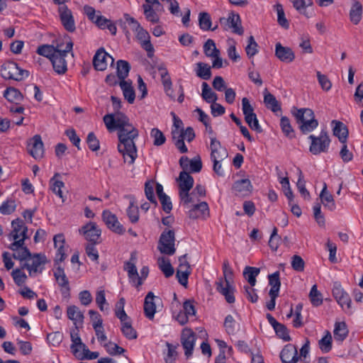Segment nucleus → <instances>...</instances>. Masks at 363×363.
Segmentation results:
<instances>
[{
    "instance_id": "nucleus-29",
    "label": "nucleus",
    "mask_w": 363,
    "mask_h": 363,
    "mask_svg": "<svg viewBox=\"0 0 363 363\" xmlns=\"http://www.w3.org/2000/svg\"><path fill=\"white\" fill-rule=\"evenodd\" d=\"M154 298L155 295L152 291L148 292L145 298L144 313L145 316L150 320H152L154 318L156 312V306L154 302Z\"/></svg>"
},
{
    "instance_id": "nucleus-63",
    "label": "nucleus",
    "mask_w": 363,
    "mask_h": 363,
    "mask_svg": "<svg viewBox=\"0 0 363 363\" xmlns=\"http://www.w3.org/2000/svg\"><path fill=\"white\" fill-rule=\"evenodd\" d=\"M291 265L292 269L298 272H303L305 269V262L298 255H294L291 257Z\"/></svg>"
},
{
    "instance_id": "nucleus-48",
    "label": "nucleus",
    "mask_w": 363,
    "mask_h": 363,
    "mask_svg": "<svg viewBox=\"0 0 363 363\" xmlns=\"http://www.w3.org/2000/svg\"><path fill=\"white\" fill-rule=\"evenodd\" d=\"M4 96L11 102L18 103L23 99V95L21 91L14 88L9 87L4 92Z\"/></svg>"
},
{
    "instance_id": "nucleus-31",
    "label": "nucleus",
    "mask_w": 363,
    "mask_h": 363,
    "mask_svg": "<svg viewBox=\"0 0 363 363\" xmlns=\"http://www.w3.org/2000/svg\"><path fill=\"white\" fill-rule=\"evenodd\" d=\"M220 22L221 23L223 22H227L229 24V26L233 28V33L240 35L243 34L244 30L241 26V20L238 14L235 15L232 13L228 18H220Z\"/></svg>"
},
{
    "instance_id": "nucleus-12",
    "label": "nucleus",
    "mask_w": 363,
    "mask_h": 363,
    "mask_svg": "<svg viewBox=\"0 0 363 363\" xmlns=\"http://www.w3.org/2000/svg\"><path fill=\"white\" fill-rule=\"evenodd\" d=\"M27 151L35 160L44 157L45 149L41 138H30L27 141Z\"/></svg>"
},
{
    "instance_id": "nucleus-60",
    "label": "nucleus",
    "mask_w": 363,
    "mask_h": 363,
    "mask_svg": "<svg viewBox=\"0 0 363 363\" xmlns=\"http://www.w3.org/2000/svg\"><path fill=\"white\" fill-rule=\"evenodd\" d=\"M127 215L131 223H137L139 220V210L137 206L135 205L134 201L130 202V205L127 209Z\"/></svg>"
},
{
    "instance_id": "nucleus-58",
    "label": "nucleus",
    "mask_w": 363,
    "mask_h": 363,
    "mask_svg": "<svg viewBox=\"0 0 363 363\" xmlns=\"http://www.w3.org/2000/svg\"><path fill=\"white\" fill-rule=\"evenodd\" d=\"M309 298L312 305L314 306H319L323 303L322 294L318 291L315 284L311 289Z\"/></svg>"
},
{
    "instance_id": "nucleus-24",
    "label": "nucleus",
    "mask_w": 363,
    "mask_h": 363,
    "mask_svg": "<svg viewBox=\"0 0 363 363\" xmlns=\"http://www.w3.org/2000/svg\"><path fill=\"white\" fill-rule=\"evenodd\" d=\"M211 158L212 160H224L228 157L227 150L220 145V143L213 138L211 143Z\"/></svg>"
},
{
    "instance_id": "nucleus-17",
    "label": "nucleus",
    "mask_w": 363,
    "mask_h": 363,
    "mask_svg": "<svg viewBox=\"0 0 363 363\" xmlns=\"http://www.w3.org/2000/svg\"><path fill=\"white\" fill-rule=\"evenodd\" d=\"M102 218L106 226L113 232L118 234H123L125 229L118 220V218L108 210H104L102 213Z\"/></svg>"
},
{
    "instance_id": "nucleus-40",
    "label": "nucleus",
    "mask_w": 363,
    "mask_h": 363,
    "mask_svg": "<svg viewBox=\"0 0 363 363\" xmlns=\"http://www.w3.org/2000/svg\"><path fill=\"white\" fill-rule=\"evenodd\" d=\"M72 345L71 350L74 356H76L83 348H86V345L82 342L78 332L71 333Z\"/></svg>"
},
{
    "instance_id": "nucleus-33",
    "label": "nucleus",
    "mask_w": 363,
    "mask_h": 363,
    "mask_svg": "<svg viewBox=\"0 0 363 363\" xmlns=\"http://www.w3.org/2000/svg\"><path fill=\"white\" fill-rule=\"evenodd\" d=\"M362 6L359 1L354 0L352 6L350 11V19L355 25L362 19Z\"/></svg>"
},
{
    "instance_id": "nucleus-16",
    "label": "nucleus",
    "mask_w": 363,
    "mask_h": 363,
    "mask_svg": "<svg viewBox=\"0 0 363 363\" xmlns=\"http://www.w3.org/2000/svg\"><path fill=\"white\" fill-rule=\"evenodd\" d=\"M107 59L111 60V65L114 62L113 57L108 54L104 48H100L95 53L93 58V65L96 70L104 71L107 67Z\"/></svg>"
},
{
    "instance_id": "nucleus-46",
    "label": "nucleus",
    "mask_w": 363,
    "mask_h": 363,
    "mask_svg": "<svg viewBox=\"0 0 363 363\" xmlns=\"http://www.w3.org/2000/svg\"><path fill=\"white\" fill-rule=\"evenodd\" d=\"M259 269L253 267H246L243 271V276L251 286L256 284V277L259 274Z\"/></svg>"
},
{
    "instance_id": "nucleus-25",
    "label": "nucleus",
    "mask_w": 363,
    "mask_h": 363,
    "mask_svg": "<svg viewBox=\"0 0 363 363\" xmlns=\"http://www.w3.org/2000/svg\"><path fill=\"white\" fill-rule=\"evenodd\" d=\"M280 358L283 363H296L298 360L296 347L291 345H286L280 353Z\"/></svg>"
},
{
    "instance_id": "nucleus-47",
    "label": "nucleus",
    "mask_w": 363,
    "mask_h": 363,
    "mask_svg": "<svg viewBox=\"0 0 363 363\" xmlns=\"http://www.w3.org/2000/svg\"><path fill=\"white\" fill-rule=\"evenodd\" d=\"M333 136H348L349 130L347 125L341 121L333 120L331 121Z\"/></svg>"
},
{
    "instance_id": "nucleus-30",
    "label": "nucleus",
    "mask_w": 363,
    "mask_h": 363,
    "mask_svg": "<svg viewBox=\"0 0 363 363\" xmlns=\"http://www.w3.org/2000/svg\"><path fill=\"white\" fill-rule=\"evenodd\" d=\"M320 202L329 211H333L336 208V205L333 195L327 190V184L324 183L320 194Z\"/></svg>"
},
{
    "instance_id": "nucleus-54",
    "label": "nucleus",
    "mask_w": 363,
    "mask_h": 363,
    "mask_svg": "<svg viewBox=\"0 0 363 363\" xmlns=\"http://www.w3.org/2000/svg\"><path fill=\"white\" fill-rule=\"evenodd\" d=\"M340 142L342 144L341 150L340 151V156L345 162L351 161L353 158V154L351 151L347 149L346 145L347 138H338Z\"/></svg>"
},
{
    "instance_id": "nucleus-55",
    "label": "nucleus",
    "mask_w": 363,
    "mask_h": 363,
    "mask_svg": "<svg viewBox=\"0 0 363 363\" xmlns=\"http://www.w3.org/2000/svg\"><path fill=\"white\" fill-rule=\"evenodd\" d=\"M167 347V352L164 356V361L166 363H175L177 357V348L178 345H174L168 342H166Z\"/></svg>"
},
{
    "instance_id": "nucleus-20",
    "label": "nucleus",
    "mask_w": 363,
    "mask_h": 363,
    "mask_svg": "<svg viewBox=\"0 0 363 363\" xmlns=\"http://www.w3.org/2000/svg\"><path fill=\"white\" fill-rule=\"evenodd\" d=\"M311 142L309 150L313 155L326 152L329 147L330 138H311Z\"/></svg>"
},
{
    "instance_id": "nucleus-64",
    "label": "nucleus",
    "mask_w": 363,
    "mask_h": 363,
    "mask_svg": "<svg viewBox=\"0 0 363 363\" xmlns=\"http://www.w3.org/2000/svg\"><path fill=\"white\" fill-rule=\"evenodd\" d=\"M257 47L258 45L255 42L254 37L250 35L248 38V43L245 48L246 54L250 58L252 57L258 52Z\"/></svg>"
},
{
    "instance_id": "nucleus-3",
    "label": "nucleus",
    "mask_w": 363,
    "mask_h": 363,
    "mask_svg": "<svg viewBox=\"0 0 363 363\" xmlns=\"http://www.w3.org/2000/svg\"><path fill=\"white\" fill-rule=\"evenodd\" d=\"M223 272L224 279H220L216 282V290L225 296V299L228 303H233L235 301L234 296L235 288L230 284L233 279V272L228 260H225L223 262Z\"/></svg>"
},
{
    "instance_id": "nucleus-50",
    "label": "nucleus",
    "mask_w": 363,
    "mask_h": 363,
    "mask_svg": "<svg viewBox=\"0 0 363 363\" xmlns=\"http://www.w3.org/2000/svg\"><path fill=\"white\" fill-rule=\"evenodd\" d=\"M294 7L301 14L307 18L311 16L306 11V8L313 4L312 0H291Z\"/></svg>"
},
{
    "instance_id": "nucleus-42",
    "label": "nucleus",
    "mask_w": 363,
    "mask_h": 363,
    "mask_svg": "<svg viewBox=\"0 0 363 363\" xmlns=\"http://www.w3.org/2000/svg\"><path fill=\"white\" fill-rule=\"evenodd\" d=\"M195 69L196 76L202 79L208 80L211 77V67L204 62H198L196 64Z\"/></svg>"
},
{
    "instance_id": "nucleus-36",
    "label": "nucleus",
    "mask_w": 363,
    "mask_h": 363,
    "mask_svg": "<svg viewBox=\"0 0 363 363\" xmlns=\"http://www.w3.org/2000/svg\"><path fill=\"white\" fill-rule=\"evenodd\" d=\"M67 314L69 319L72 320L74 324L83 323L84 314L79 307L73 305L67 307Z\"/></svg>"
},
{
    "instance_id": "nucleus-5",
    "label": "nucleus",
    "mask_w": 363,
    "mask_h": 363,
    "mask_svg": "<svg viewBox=\"0 0 363 363\" xmlns=\"http://www.w3.org/2000/svg\"><path fill=\"white\" fill-rule=\"evenodd\" d=\"M0 72L3 78L15 81H21L29 76L28 71L21 69L16 63L11 61L4 63L1 66Z\"/></svg>"
},
{
    "instance_id": "nucleus-7",
    "label": "nucleus",
    "mask_w": 363,
    "mask_h": 363,
    "mask_svg": "<svg viewBox=\"0 0 363 363\" xmlns=\"http://www.w3.org/2000/svg\"><path fill=\"white\" fill-rule=\"evenodd\" d=\"M134 138H119L118 151L123 155L125 162L133 164L137 157Z\"/></svg>"
},
{
    "instance_id": "nucleus-11",
    "label": "nucleus",
    "mask_w": 363,
    "mask_h": 363,
    "mask_svg": "<svg viewBox=\"0 0 363 363\" xmlns=\"http://www.w3.org/2000/svg\"><path fill=\"white\" fill-rule=\"evenodd\" d=\"M196 334L190 328L183 329L181 334V344L184 350V355L188 359L192 356L196 342Z\"/></svg>"
},
{
    "instance_id": "nucleus-26",
    "label": "nucleus",
    "mask_w": 363,
    "mask_h": 363,
    "mask_svg": "<svg viewBox=\"0 0 363 363\" xmlns=\"http://www.w3.org/2000/svg\"><path fill=\"white\" fill-rule=\"evenodd\" d=\"M54 245L57 248V253L55 259V264L59 266V263L65 260L66 257L65 251L64 249L65 236L63 234H57L53 238Z\"/></svg>"
},
{
    "instance_id": "nucleus-4",
    "label": "nucleus",
    "mask_w": 363,
    "mask_h": 363,
    "mask_svg": "<svg viewBox=\"0 0 363 363\" xmlns=\"http://www.w3.org/2000/svg\"><path fill=\"white\" fill-rule=\"evenodd\" d=\"M177 182L181 201L184 206L189 208L188 205L195 201L189 194V191L194 186V179L189 173L183 171L180 172Z\"/></svg>"
},
{
    "instance_id": "nucleus-41",
    "label": "nucleus",
    "mask_w": 363,
    "mask_h": 363,
    "mask_svg": "<svg viewBox=\"0 0 363 363\" xmlns=\"http://www.w3.org/2000/svg\"><path fill=\"white\" fill-rule=\"evenodd\" d=\"M333 333L335 340L339 342H342L348 335V330L345 323H336Z\"/></svg>"
},
{
    "instance_id": "nucleus-15",
    "label": "nucleus",
    "mask_w": 363,
    "mask_h": 363,
    "mask_svg": "<svg viewBox=\"0 0 363 363\" xmlns=\"http://www.w3.org/2000/svg\"><path fill=\"white\" fill-rule=\"evenodd\" d=\"M136 257L132 253L130 260L125 262L124 269L128 272L130 280L133 283L135 287H139L143 284L142 277L139 274L135 267Z\"/></svg>"
},
{
    "instance_id": "nucleus-27",
    "label": "nucleus",
    "mask_w": 363,
    "mask_h": 363,
    "mask_svg": "<svg viewBox=\"0 0 363 363\" xmlns=\"http://www.w3.org/2000/svg\"><path fill=\"white\" fill-rule=\"evenodd\" d=\"M233 189L236 195L245 196L251 194L252 191V185L248 179H242L237 180L233 186Z\"/></svg>"
},
{
    "instance_id": "nucleus-44",
    "label": "nucleus",
    "mask_w": 363,
    "mask_h": 363,
    "mask_svg": "<svg viewBox=\"0 0 363 363\" xmlns=\"http://www.w3.org/2000/svg\"><path fill=\"white\" fill-rule=\"evenodd\" d=\"M157 69L161 72L162 82L164 86V91L167 95H170L169 94V91H172V83L168 71L164 65H160Z\"/></svg>"
},
{
    "instance_id": "nucleus-22",
    "label": "nucleus",
    "mask_w": 363,
    "mask_h": 363,
    "mask_svg": "<svg viewBox=\"0 0 363 363\" xmlns=\"http://www.w3.org/2000/svg\"><path fill=\"white\" fill-rule=\"evenodd\" d=\"M189 216L192 219H206L209 216V208L208 203L205 201H202L199 203L193 205L192 208L189 211Z\"/></svg>"
},
{
    "instance_id": "nucleus-23",
    "label": "nucleus",
    "mask_w": 363,
    "mask_h": 363,
    "mask_svg": "<svg viewBox=\"0 0 363 363\" xmlns=\"http://www.w3.org/2000/svg\"><path fill=\"white\" fill-rule=\"evenodd\" d=\"M84 11L90 21L94 22L99 28L104 29L109 20L101 15H96L95 9L88 5L84 6Z\"/></svg>"
},
{
    "instance_id": "nucleus-28",
    "label": "nucleus",
    "mask_w": 363,
    "mask_h": 363,
    "mask_svg": "<svg viewBox=\"0 0 363 363\" xmlns=\"http://www.w3.org/2000/svg\"><path fill=\"white\" fill-rule=\"evenodd\" d=\"M67 55L55 54V56L50 61L53 69L58 74H64L67 70V63L65 60Z\"/></svg>"
},
{
    "instance_id": "nucleus-34",
    "label": "nucleus",
    "mask_w": 363,
    "mask_h": 363,
    "mask_svg": "<svg viewBox=\"0 0 363 363\" xmlns=\"http://www.w3.org/2000/svg\"><path fill=\"white\" fill-rule=\"evenodd\" d=\"M54 48L56 51V55L58 53L68 55V53L72 50L73 43L69 38H65L62 41L57 42Z\"/></svg>"
},
{
    "instance_id": "nucleus-9",
    "label": "nucleus",
    "mask_w": 363,
    "mask_h": 363,
    "mask_svg": "<svg viewBox=\"0 0 363 363\" xmlns=\"http://www.w3.org/2000/svg\"><path fill=\"white\" fill-rule=\"evenodd\" d=\"M333 295L345 312L352 313V300L340 284L337 282L334 284Z\"/></svg>"
},
{
    "instance_id": "nucleus-10",
    "label": "nucleus",
    "mask_w": 363,
    "mask_h": 363,
    "mask_svg": "<svg viewBox=\"0 0 363 363\" xmlns=\"http://www.w3.org/2000/svg\"><path fill=\"white\" fill-rule=\"evenodd\" d=\"M54 277L60 287L62 296L64 298H69L70 297V286L69 279L65 272L64 269L60 266H57L54 271Z\"/></svg>"
},
{
    "instance_id": "nucleus-18",
    "label": "nucleus",
    "mask_w": 363,
    "mask_h": 363,
    "mask_svg": "<svg viewBox=\"0 0 363 363\" xmlns=\"http://www.w3.org/2000/svg\"><path fill=\"white\" fill-rule=\"evenodd\" d=\"M13 230L9 235V239L13 242L19 239L25 240L27 237L28 228L25 225L23 221L20 218H16L11 222Z\"/></svg>"
},
{
    "instance_id": "nucleus-49",
    "label": "nucleus",
    "mask_w": 363,
    "mask_h": 363,
    "mask_svg": "<svg viewBox=\"0 0 363 363\" xmlns=\"http://www.w3.org/2000/svg\"><path fill=\"white\" fill-rule=\"evenodd\" d=\"M201 96L203 99L208 103H214L218 100L217 94L212 91L211 88L206 82L202 83Z\"/></svg>"
},
{
    "instance_id": "nucleus-38",
    "label": "nucleus",
    "mask_w": 363,
    "mask_h": 363,
    "mask_svg": "<svg viewBox=\"0 0 363 363\" xmlns=\"http://www.w3.org/2000/svg\"><path fill=\"white\" fill-rule=\"evenodd\" d=\"M268 279L269 284L271 286L269 293L279 294L281 287L279 272L277 271L271 274H269Z\"/></svg>"
},
{
    "instance_id": "nucleus-8",
    "label": "nucleus",
    "mask_w": 363,
    "mask_h": 363,
    "mask_svg": "<svg viewBox=\"0 0 363 363\" xmlns=\"http://www.w3.org/2000/svg\"><path fill=\"white\" fill-rule=\"evenodd\" d=\"M46 257L40 254L31 255L30 258L21 266L22 269H26L30 277L35 276L41 273L44 265L46 263Z\"/></svg>"
},
{
    "instance_id": "nucleus-13",
    "label": "nucleus",
    "mask_w": 363,
    "mask_h": 363,
    "mask_svg": "<svg viewBox=\"0 0 363 363\" xmlns=\"http://www.w3.org/2000/svg\"><path fill=\"white\" fill-rule=\"evenodd\" d=\"M79 233H82L85 239L91 243L96 244L99 242L101 234V229L96 223L89 222L79 230Z\"/></svg>"
},
{
    "instance_id": "nucleus-21",
    "label": "nucleus",
    "mask_w": 363,
    "mask_h": 363,
    "mask_svg": "<svg viewBox=\"0 0 363 363\" xmlns=\"http://www.w3.org/2000/svg\"><path fill=\"white\" fill-rule=\"evenodd\" d=\"M275 56L281 62L289 63L294 60L295 54L291 48L283 46L280 43L275 45Z\"/></svg>"
},
{
    "instance_id": "nucleus-45",
    "label": "nucleus",
    "mask_w": 363,
    "mask_h": 363,
    "mask_svg": "<svg viewBox=\"0 0 363 363\" xmlns=\"http://www.w3.org/2000/svg\"><path fill=\"white\" fill-rule=\"evenodd\" d=\"M157 264L160 270L164 273L166 277H170L173 275L174 270L169 259L164 257L157 259Z\"/></svg>"
},
{
    "instance_id": "nucleus-35",
    "label": "nucleus",
    "mask_w": 363,
    "mask_h": 363,
    "mask_svg": "<svg viewBox=\"0 0 363 363\" xmlns=\"http://www.w3.org/2000/svg\"><path fill=\"white\" fill-rule=\"evenodd\" d=\"M120 86L123 91L125 99L129 104H133L135 101V91L132 86V82L128 81H121Z\"/></svg>"
},
{
    "instance_id": "nucleus-59",
    "label": "nucleus",
    "mask_w": 363,
    "mask_h": 363,
    "mask_svg": "<svg viewBox=\"0 0 363 363\" xmlns=\"http://www.w3.org/2000/svg\"><path fill=\"white\" fill-rule=\"evenodd\" d=\"M319 347L322 352L327 353L332 349V336L329 331H326L325 335L319 340Z\"/></svg>"
},
{
    "instance_id": "nucleus-62",
    "label": "nucleus",
    "mask_w": 363,
    "mask_h": 363,
    "mask_svg": "<svg viewBox=\"0 0 363 363\" xmlns=\"http://www.w3.org/2000/svg\"><path fill=\"white\" fill-rule=\"evenodd\" d=\"M274 7L277 13V21L279 24L283 28H289V24L285 17V13L282 5L280 4H277L274 6Z\"/></svg>"
},
{
    "instance_id": "nucleus-39",
    "label": "nucleus",
    "mask_w": 363,
    "mask_h": 363,
    "mask_svg": "<svg viewBox=\"0 0 363 363\" xmlns=\"http://www.w3.org/2000/svg\"><path fill=\"white\" fill-rule=\"evenodd\" d=\"M199 25L201 30H215L217 29L218 26L216 25L215 27L211 28L212 21L211 18L209 13L207 12H201L199 16Z\"/></svg>"
},
{
    "instance_id": "nucleus-61",
    "label": "nucleus",
    "mask_w": 363,
    "mask_h": 363,
    "mask_svg": "<svg viewBox=\"0 0 363 363\" xmlns=\"http://www.w3.org/2000/svg\"><path fill=\"white\" fill-rule=\"evenodd\" d=\"M173 116V125L172 128V136H178L183 133L184 127L182 120L177 117L174 113H172Z\"/></svg>"
},
{
    "instance_id": "nucleus-52",
    "label": "nucleus",
    "mask_w": 363,
    "mask_h": 363,
    "mask_svg": "<svg viewBox=\"0 0 363 363\" xmlns=\"http://www.w3.org/2000/svg\"><path fill=\"white\" fill-rule=\"evenodd\" d=\"M224 327L228 335H235L239 329V325L236 324L235 319L231 315H228L225 317Z\"/></svg>"
},
{
    "instance_id": "nucleus-51",
    "label": "nucleus",
    "mask_w": 363,
    "mask_h": 363,
    "mask_svg": "<svg viewBox=\"0 0 363 363\" xmlns=\"http://www.w3.org/2000/svg\"><path fill=\"white\" fill-rule=\"evenodd\" d=\"M37 53L52 60L55 56V50L53 45H42L37 49Z\"/></svg>"
},
{
    "instance_id": "nucleus-1",
    "label": "nucleus",
    "mask_w": 363,
    "mask_h": 363,
    "mask_svg": "<svg viewBox=\"0 0 363 363\" xmlns=\"http://www.w3.org/2000/svg\"><path fill=\"white\" fill-rule=\"evenodd\" d=\"M105 125L110 133L118 130V136H138V131L122 113L116 116L107 114L104 117Z\"/></svg>"
},
{
    "instance_id": "nucleus-19",
    "label": "nucleus",
    "mask_w": 363,
    "mask_h": 363,
    "mask_svg": "<svg viewBox=\"0 0 363 363\" xmlns=\"http://www.w3.org/2000/svg\"><path fill=\"white\" fill-rule=\"evenodd\" d=\"M60 20L64 28L69 32H73L75 30L74 20L72 11L66 5H61L58 8Z\"/></svg>"
},
{
    "instance_id": "nucleus-56",
    "label": "nucleus",
    "mask_w": 363,
    "mask_h": 363,
    "mask_svg": "<svg viewBox=\"0 0 363 363\" xmlns=\"http://www.w3.org/2000/svg\"><path fill=\"white\" fill-rule=\"evenodd\" d=\"M203 52L207 57L220 55V51L217 49L215 42L208 39L203 45Z\"/></svg>"
},
{
    "instance_id": "nucleus-37",
    "label": "nucleus",
    "mask_w": 363,
    "mask_h": 363,
    "mask_svg": "<svg viewBox=\"0 0 363 363\" xmlns=\"http://www.w3.org/2000/svg\"><path fill=\"white\" fill-rule=\"evenodd\" d=\"M60 177L59 173H55L54 177L50 180V186L52 191L65 201L64 196L62 194V188L65 186V184L62 181L57 179V177Z\"/></svg>"
},
{
    "instance_id": "nucleus-57",
    "label": "nucleus",
    "mask_w": 363,
    "mask_h": 363,
    "mask_svg": "<svg viewBox=\"0 0 363 363\" xmlns=\"http://www.w3.org/2000/svg\"><path fill=\"white\" fill-rule=\"evenodd\" d=\"M143 8L144 9L145 18L148 21L152 23H157L159 22L160 18L151 5H143Z\"/></svg>"
},
{
    "instance_id": "nucleus-6",
    "label": "nucleus",
    "mask_w": 363,
    "mask_h": 363,
    "mask_svg": "<svg viewBox=\"0 0 363 363\" xmlns=\"http://www.w3.org/2000/svg\"><path fill=\"white\" fill-rule=\"evenodd\" d=\"M175 234L172 230H166L160 235L157 249L164 255H172L176 252Z\"/></svg>"
},
{
    "instance_id": "nucleus-2",
    "label": "nucleus",
    "mask_w": 363,
    "mask_h": 363,
    "mask_svg": "<svg viewBox=\"0 0 363 363\" xmlns=\"http://www.w3.org/2000/svg\"><path fill=\"white\" fill-rule=\"evenodd\" d=\"M291 113L302 134L306 135L311 133L318 125V122L315 118L314 112L311 108H298L293 106Z\"/></svg>"
},
{
    "instance_id": "nucleus-43",
    "label": "nucleus",
    "mask_w": 363,
    "mask_h": 363,
    "mask_svg": "<svg viewBox=\"0 0 363 363\" xmlns=\"http://www.w3.org/2000/svg\"><path fill=\"white\" fill-rule=\"evenodd\" d=\"M117 64V77L121 81H125V79L128 76L130 65L128 62L123 60H119Z\"/></svg>"
},
{
    "instance_id": "nucleus-14",
    "label": "nucleus",
    "mask_w": 363,
    "mask_h": 363,
    "mask_svg": "<svg viewBox=\"0 0 363 363\" xmlns=\"http://www.w3.org/2000/svg\"><path fill=\"white\" fill-rule=\"evenodd\" d=\"M24 245L25 240H23V239H19L9 245V249L14 252L13 254L14 259L21 261L26 260V262L30 257H31V253Z\"/></svg>"
},
{
    "instance_id": "nucleus-32",
    "label": "nucleus",
    "mask_w": 363,
    "mask_h": 363,
    "mask_svg": "<svg viewBox=\"0 0 363 363\" xmlns=\"http://www.w3.org/2000/svg\"><path fill=\"white\" fill-rule=\"evenodd\" d=\"M264 103L265 106L274 113H277L281 110L280 103L277 100L276 97L272 94L267 89L264 92Z\"/></svg>"
},
{
    "instance_id": "nucleus-53",
    "label": "nucleus",
    "mask_w": 363,
    "mask_h": 363,
    "mask_svg": "<svg viewBox=\"0 0 363 363\" xmlns=\"http://www.w3.org/2000/svg\"><path fill=\"white\" fill-rule=\"evenodd\" d=\"M121 331L123 335L128 340H135L138 337L136 330L132 327L131 320L121 324Z\"/></svg>"
}]
</instances>
